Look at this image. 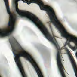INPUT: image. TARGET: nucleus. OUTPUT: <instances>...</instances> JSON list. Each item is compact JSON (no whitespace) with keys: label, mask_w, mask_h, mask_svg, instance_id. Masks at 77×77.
Returning a JSON list of instances; mask_svg holds the SVG:
<instances>
[{"label":"nucleus","mask_w":77,"mask_h":77,"mask_svg":"<svg viewBox=\"0 0 77 77\" xmlns=\"http://www.w3.org/2000/svg\"><path fill=\"white\" fill-rule=\"evenodd\" d=\"M57 24L58 25H59V26L61 28H62V26H63V25H62V24L60 23L59 20L57 19Z\"/></svg>","instance_id":"39448f33"},{"label":"nucleus","mask_w":77,"mask_h":77,"mask_svg":"<svg viewBox=\"0 0 77 77\" xmlns=\"http://www.w3.org/2000/svg\"><path fill=\"white\" fill-rule=\"evenodd\" d=\"M50 27H51V25H50Z\"/></svg>","instance_id":"423d86ee"},{"label":"nucleus","mask_w":77,"mask_h":77,"mask_svg":"<svg viewBox=\"0 0 77 77\" xmlns=\"http://www.w3.org/2000/svg\"><path fill=\"white\" fill-rule=\"evenodd\" d=\"M66 51L67 52V54H68L69 58L70 61H71V63L72 64L75 76L76 77H77V66L76 63L73 58V57L71 56L70 54H69V50L67 49Z\"/></svg>","instance_id":"20e7f679"},{"label":"nucleus","mask_w":77,"mask_h":77,"mask_svg":"<svg viewBox=\"0 0 77 77\" xmlns=\"http://www.w3.org/2000/svg\"><path fill=\"white\" fill-rule=\"evenodd\" d=\"M41 10H45L47 11V14L50 17L51 23H52L54 26H55L61 32L62 36L67 38V31L64 26H62V28H61L57 24V17L53 8L44 5L43 2L41 0Z\"/></svg>","instance_id":"f257e3e1"},{"label":"nucleus","mask_w":77,"mask_h":77,"mask_svg":"<svg viewBox=\"0 0 77 77\" xmlns=\"http://www.w3.org/2000/svg\"><path fill=\"white\" fill-rule=\"evenodd\" d=\"M54 45L57 50V60L58 68L62 77H66L64 71L65 69L62 62V57L61 54V49L56 40L54 41Z\"/></svg>","instance_id":"f03ea898"},{"label":"nucleus","mask_w":77,"mask_h":77,"mask_svg":"<svg viewBox=\"0 0 77 77\" xmlns=\"http://www.w3.org/2000/svg\"><path fill=\"white\" fill-rule=\"evenodd\" d=\"M67 42L65 44H67L69 47L72 50L74 51L77 49V38L74 37L72 35H67ZM76 55L77 57V52L76 53Z\"/></svg>","instance_id":"7ed1b4c3"}]
</instances>
